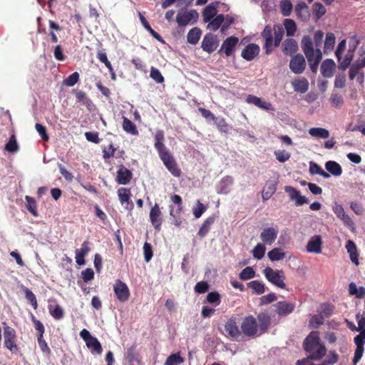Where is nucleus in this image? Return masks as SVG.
<instances>
[{
    "label": "nucleus",
    "mask_w": 365,
    "mask_h": 365,
    "mask_svg": "<svg viewBox=\"0 0 365 365\" xmlns=\"http://www.w3.org/2000/svg\"><path fill=\"white\" fill-rule=\"evenodd\" d=\"M165 134L162 130L156 131L154 136V147L158 151L160 160L163 161L165 168L174 176L179 178L181 175V170L171 154L170 150L164 144Z\"/></svg>",
    "instance_id": "f257e3e1"
},
{
    "label": "nucleus",
    "mask_w": 365,
    "mask_h": 365,
    "mask_svg": "<svg viewBox=\"0 0 365 365\" xmlns=\"http://www.w3.org/2000/svg\"><path fill=\"white\" fill-rule=\"evenodd\" d=\"M304 349L309 354V358L314 360L322 359L326 354L327 349L321 342L318 331H312L303 343Z\"/></svg>",
    "instance_id": "f03ea898"
},
{
    "label": "nucleus",
    "mask_w": 365,
    "mask_h": 365,
    "mask_svg": "<svg viewBox=\"0 0 365 365\" xmlns=\"http://www.w3.org/2000/svg\"><path fill=\"white\" fill-rule=\"evenodd\" d=\"M356 321L358 322L359 327L356 328L354 326L353 331H359V334L356 335L354 339V342L356 345V349L354 351V356L353 358V363L356 365L362 358L365 344V316L361 315L359 313L356 316Z\"/></svg>",
    "instance_id": "7ed1b4c3"
},
{
    "label": "nucleus",
    "mask_w": 365,
    "mask_h": 365,
    "mask_svg": "<svg viewBox=\"0 0 365 365\" xmlns=\"http://www.w3.org/2000/svg\"><path fill=\"white\" fill-rule=\"evenodd\" d=\"M274 30V45L277 47L284 36V29L282 26L279 25H275L273 28ZM262 36L264 39V49L266 53H269L272 50L273 46V34L272 29L269 25H267L263 31L262 32Z\"/></svg>",
    "instance_id": "20e7f679"
},
{
    "label": "nucleus",
    "mask_w": 365,
    "mask_h": 365,
    "mask_svg": "<svg viewBox=\"0 0 365 365\" xmlns=\"http://www.w3.org/2000/svg\"><path fill=\"white\" fill-rule=\"evenodd\" d=\"M4 329V346L11 352L15 353L19 351L16 344V331L11 327L9 326L6 322H2Z\"/></svg>",
    "instance_id": "39448f33"
},
{
    "label": "nucleus",
    "mask_w": 365,
    "mask_h": 365,
    "mask_svg": "<svg viewBox=\"0 0 365 365\" xmlns=\"http://www.w3.org/2000/svg\"><path fill=\"white\" fill-rule=\"evenodd\" d=\"M241 333L248 337L259 336L258 325L256 318L252 315L245 317L240 325Z\"/></svg>",
    "instance_id": "423d86ee"
},
{
    "label": "nucleus",
    "mask_w": 365,
    "mask_h": 365,
    "mask_svg": "<svg viewBox=\"0 0 365 365\" xmlns=\"http://www.w3.org/2000/svg\"><path fill=\"white\" fill-rule=\"evenodd\" d=\"M263 272L266 279L269 282L279 288H285V276L283 270H274L272 268L267 267L264 269Z\"/></svg>",
    "instance_id": "0eeeda50"
},
{
    "label": "nucleus",
    "mask_w": 365,
    "mask_h": 365,
    "mask_svg": "<svg viewBox=\"0 0 365 365\" xmlns=\"http://www.w3.org/2000/svg\"><path fill=\"white\" fill-rule=\"evenodd\" d=\"M113 291L117 299L120 302H125L128 300L130 293L127 284L120 279H116L113 284Z\"/></svg>",
    "instance_id": "6e6552de"
},
{
    "label": "nucleus",
    "mask_w": 365,
    "mask_h": 365,
    "mask_svg": "<svg viewBox=\"0 0 365 365\" xmlns=\"http://www.w3.org/2000/svg\"><path fill=\"white\" fill-rule=\"evenodd\" d=\"M199 14L195 10H191L184 13H178L176 16V21L178 26L184 27L189 24H194L197 21Z\"/></svg>",
    "instance_id": "1a4fd4ad"
},
{
    "label": "nucleus",
    "mask_w": 365,
    "mask_h": 365,
    "mask_svg": "<svg viewBox=\"0 0 365 365\" xmlns=\"http://www.w3.org/2000/svg\"><path fill=\"white\" fill-rule=\"evenodd\" d=\"M117 192L121 205L125 208V210L131 212L134 208V204L130 200V190L125 187H120L118 190Z\"/></svg>",
    "instance_id": "9d476101"
},
{
    "label": "nucleus",
    "mask_w": 365,
    "mask_h": 365,
    "mask_svg": "<svg viewBox=\"0 0 365 365\" xmlns=\"http://www.w3.org/2000/svg\"><path fill=\"white\" fill-rule=\"evenodd\" d=\"M239 42V38L235 36L227 37L222 43L220 49L218 51V53L223 52L226 57L231 56Z\"/></svg>",
    "instance_id": "9b49d317"
},
{
    "label": "nucleus",
    "mask_w": 365,
    "mask_h": 365,
    "mask_svg": "<svg viewBox=\"0 0 365 365\" xmlns=\"http://www.w3.org/2000/svg\"><path fill=\"white\" fill-rule=\"evenodd\" d=\"M217 46L218 41L216 36L210 33L205 35L201 43V47L204 51L211 53L216 50Z\"/></svg>",
    "instance_id": "f8f14e48"
},
{
    "label": "nucleus",
    "mask_w": 365,
    "mask_h": 365,
    "mask_svg": "<svg viewBox=\"0 0 365 365\" xmlns=\"http://www.w3.org/2000/svg\"><path fill=\"white\" fill-rule=\"evenodd\" d=\"M289 68L296 74L302 73L306 68V61L304 56L300 53L293 56L290 60Z\"/></svg>",
    "instance_id": "ddd939ff"
},
{
    "label": "nucleus",
    "mask_w": 365,
    "mask_h": 365,
    "mask_svg": "<svg viewBox=\"0 0 365 365\" xmlns=\"http://www.w3.org/2000/svg\"><path fill=\"white\" fill-rule=\"evenodd\" d=\"M258 325V331L259 336L264 334L271 324V317L268 313L261 312L256 319Z\"/></svg>",
    "instance_id": "4468645a"
},
{
    "label": "nucleus",
    "mask_w": 365,
    "mask_h": 365,
    "mask_svg": "<svg viewBox=\"0 0 365 365\" xmlns=\"http://www.w3.org/2000/svg\"><path fill=\"white\" fill-rule=\"evenodd\" d=\"M286 192L289 195L290 200H295L296 206H301L308 203V200L305 196H302L300 192L292 186H286L284 188Z\"/></svg>",
    "instance_id": "2eb2a0df"
},
{
    "label": "nucleus",
    "mask_w": 365,
    "mask_h": 365,
    "mask_svg": "<svg viewBox=\"0 0 365 365\" xmlns=\"http://www.w3.org/2000/svg\"><path fill=\"white\" fill-rule=\"evenodd\" d=\"M149 216L152 225L156 230H160L163 220L161 218V211L157 203L150 209Z\"/></svg>",
    "instance_id": "dca6fc26"
},
{
    "label": "nucleus",
    "mask_w": 365,
    "mask_h": 365,
    "mask_svg": "<svg viewBox=\"0 0 365 365\" xmlns=\"http://www.w3.org/2000/svg\"><path fill=\"white\" fill-rule=\"evenodd\" d=\"M278 230L274 227L264 228L261 234L260 238L264 244L271 245L277 239Z\"/></svg>",
    "instance_id": "f3484780"
},
{
    "label": "nucleus",
    "mask_w": 365,
    "mask_h": 365,
    "mask_svg": "<svg viewBox=\"0 0 365 365\" xmlns=\"http://www.w3.org/2000/svg\"><path fill=\"white\" fill-rule=\"evenodd\" d=\"M301 46L307 60H309L312 56L316 55V49H314L313 41L309 36H304L302 38Z\"/></svg>",
    "instance_id": "a211bd4d"
},
{
    "label": "nucleus",
    "mask_w": 365,
    "mask_h": 365,
    "mask_svg": "<svg viewBox=\"0 0 365 365\" xmlns=\"http://www.w3.org/2000/svg\"><path fill=\"white\" fill-rule=\"evenodd\" d=\"M132 175L131 171L121 165L117 171L116 181L119 185H127L130 182Z\"/></svg>",
    "instance_id": "6ab92c4d"
},
{
    "label": "nucleus",
    "mask_w": 365,
    "mask_h": 365,
    "mask_svg": "<svg viewBox=\"0 0 365 365\" xmlns=\"http://www.w3.org/2000/svg\"><path fill=\"white\" fill-rule=\"evenodd\" d=\"M225 329L229 336L234 339H237L241 336L240 330L235 319L230 318L225 324Z\"/></svg>",
    "instance_id": "aec40b11"
},
{
    "label": "nucleus",
    "mask_w": 365,
    "mask_h": 365,
    "mask_svg": "<svg viewBox=\"0 0 365 365\" xmlns=\"http://www.w3.org/2000/svg\"><path fill=\"white\" fill-rule=\"evenodd\" d=\"M276 312L279 316H287L291 314L294 309V304L286 301L278 302L274 304Z\"/></svg>",
    "instance_id": "412c9836"
},
{
    "label": "nucleus",
    "mask_w": 365,
    "mask_h": 365,
    "mask_svg": "<svg viewBox=\"0 0 365 365\" xmlns=\"http://www.w3.org/2000/svg\"><path fill=\"white\" fill-rule=\"evenodd\" d=\"M322 237L319 235L312 237L307 245V251L311 253L319 254L322 252Z\"/></svg>",
    "instance_id": "4be33fe9"
},
{
    "label": "nucleus",
    "mask_w": 365,
    "mask_h": 365,
    "mask_svg": "<svg viewBox=\"0 0 365 365\" xmlns=\"http://www.w3.org/2000/svg\"><path fill=\"white\" fill-rule=\"evenodd\" d=\"M259 48L255 43L247 45L242 51V57L247 61H252L258 55Z\"/></svg>",
    "instance_id": "5701e85b"
},
{
    "label": "nucleus",
    "mask_w": 365,
    "mask_h": 365,
    "mask_svg": "<svg viewBox=\"0 0 365 365\" xmlns=\"http://www.w3.org/2000/svg\"><path fill=\"white\" fill-rule=\"evenodd\" d=\"M298 44L294 38H287L282 43V51L287 56H292L296 53Z\"/></svg>",
    "instance_id": "b1692460"
},
{
    "label": "nucleus",
    "mask_w": 365,
    "mask_h": 365,
    "mask_svg": "<svg viewBox=\"0 0 365 365\" xmlns=\"http://www.w3.org/2000/svg\"><path fill=\"white\" fill-rule=\"evenodd\" d=\"M333 210L334 214L340 218L346 226L352 227L354 225L352 220L345 213L344 210L341 205H336L333 207Z\"/></svg>",
    "instance_id": "393cba45"
},
{
    "label": "nucleus",
    "mask_w": 365,
    "mask_h": 365,
    "mask_svg": "<svg viewBox=\"0 0 365 365\" xmlns=\"http://www.w3.org/2000/svg\"><path fill=\"white\" fill-rule=\"evenodd\" d=\"M217 3H211L207 5L202 11L203 21L205 23L210 21L217 14Z\"/></svg>",
    "instance_id": "a878e982"
},
{
    "label": "nucleus",
    "mask_w": 365,
    "mask_h": 365,
    "mask_svg": "<svg viewBox=\"0 0 365 365\" xmlns=\"http://www.w3.org/2000/svg\"><path fill=\"white\" fill-rule=\"evenodd\" d=\"M335 68V63L331 59L325 60L321 65V72L324 77H331Z\"/></svg>",
    "instance_id": "bb28decb"
},
{
    "label": "nucleus",
    "mask_w": 365,
    "mask_h": 365,
    "mask_svg": "<svg viewBox=\"0 0 365 365\" xmlns=\"http://www.w3.org/2000/svg\"><path fill=\"white\" fill-rule=\"evenodd\" d=\"M346 249L347 252L349 254L350 259L356 265L359 264V254L355 243L351 240H348L346 245Z\"/></svg>",
    "instance_id": "cd10ccee"
},
{
    "label": "nucleus",
    "mask_w": 365,
    "mask_h": 365,
    "mask_svg": "<svg viewBox=\"0 0 365 365\" xmlns=\"http://www.w3.org/2000/svg\"><path fill=\"white\" fill-rule=\"evenodd\" d=\"M292 84L294 90L301 93H306L309 89V82L305 78L296 79Z\"/></svg>",
    "instance_id": "c85d7f7f"
},
{
    "label": "nucleus",
    "mask_w": 365,
    "mask_h": 365,
    "mask_svg": "<svg viewBox=\"0 0 365 365\" xmlns=\"http://www.w3.org/2000/svg\"><path fill=\"white\" fill-rule=\"evenodd\" d=\"M233 183V178L230 176L224 177L220 182L219 194H227L230 191V187Z\"/></svg>",
    "instance_id": "c756f323"
},
{
    "label": "nucleus",
    "mask_w": 365,
    "mask_h": 365,
    "mask_svg": "<svg viewBox=\"0 0 365 365\" xmlns=\"http://www.w3.org/2000/svg\"><path fill=\"white\" fill-rule=\"evenodd\" d=\"M202 34V31L197 28H192L189 31L187 35V41L192 45H195L199 41Z\"/></svg>",
    "instance_id": "7c9ffc66"
},
{
    "label": "nucleus",
    "mask_w": 365,
    "mask_h": 365,
    "mask_svg": "<svg viewBox=\"0 0 365 365\" xmlns=\"http://www.w3.org/2000/svg\"><path fill=\"white\" fill-rule=\"evenodd\" d=\"M322 53L319 48L316 50V55L312 56L309 60H307L312 72L316 73L318 68V66L322 60Z\"/></svg>",
    "instance_id": "2f4dec72"
},
{
    "label": "nucleus",
    "mask_w": 365,
    "mask_h": 365,
    "mask_svg": "<svg viewBox=\"0 0 365 365\" xmlns=\"http://www.w3.org/2000/svg\"><path fill=\"white\" fill-rule=\"evenodd\" d=\"M215 217L210 216L207 217L200 227L197 235L200 237H204L210 231L212 225L214 223Z\"/></svg>",
    "instance_id": "473e14b6"
},
{
    "label": "nucleus",
    "mask_w": 365,
    "mask_h": 365,
    "mask_svg": "<svg viewBox=\"0 0 365 365\" xmlns=\"http://www.w3.org/2000/svg\"><path fill=\"white\" fill-rule=\"evenodd\" d=\"M325 168L329 173L334 176H339L342 173L341 165L335 161L329 160L327 162Z\"/></svg>",
    "instance_id": "72a5a7b5"
},
{
    "label": "nucleus",
    "mask_w": 365,
    "mask_h": 365,
    "mask_svg": "<svg viewBox=\"0 0 365 365\" xmlns=\"http://www.w3.org/2000/svg\"><path fill=\"white\" fill-rule=\"evenodd\" d=\"M123 128L128 133L133 135H138V130L136 125L125 116L123 117Z\"/></svg>",
    "instance_id": "f704fd0d"
},
{
    "label": "nucleus",
    "mask_w": 365,
    "mask_h": 365,
    "mask_svg": "<svg viewBox=\"0 0 365 365\" xmlns=\"http://www.w3.org/2000/svg\"><path fill=\"white\" fill-rule=\"evenodd\" d=\"M247 287L251 289L253 293L258 295L262 294L265 292L264 284L259 280H254L247 283Z\"/></svg>",
    "instance_id": "c9c22d12"
},
{
    "label": "nucleus",
    "mask_w": 365,
    "mask_h": 365,
    "mask_svg": "<svg viewBox=\"0 0 365 365\" xmlns=\"http://www.w3.org/2000/svg\"><path fill=\"white\" fill-rule=\"evenodd\" d=\"M309 133L312 137L319 138L325 139L329 137V130L323 128H312L309 130Z\"/></svg>",
    "instance_id": "e433bc0d"
},
{
    "label": "nucleus",
    "mask_w": 365,
    "mask_h": 365,
    "mask_svg": "<svg viewBox=\"0 0 365 365\" xmlns=\"http://www.w3.org/2000/svg\"><path fill=\"white\" fill-rule=\"evenodd\" d=\"M140 21H141L142 24L143 25L144 28L151 34V36L153 38H155L156 40H158L160 42H164L161 36L151 28L149 23L148 22V21L146 20V19L144 16H143L140 14Z\"/></svg>",
    "instance_id": "4c0bfd02"
},
{
    "label": "nucleus",
    "mask_w": 365,
    "mask_h": 365,
    "mask_svg": "<svg viewBox=\"0 0 365 365\" xmlns=\"http://www.w3.org/2000/svg\"><path fill=\"white\" fill-rule=\"evenodd\" d=\"M50 314L56 320L61 319L64 317V312L58 304L48 306Z\"/></svg>",
    "instance_id": "58836bf2"
},
{
    "label": "nucleus",
    "mask_w": 365,
    "mask_h": 365,
    "mask_svg": "<svg viewBox=\"0 0 365 365\" xmlns=\"http://www.w3.org/2000/svg\"><path fill=\"white\" fill-rule=\"evenodd\" d=\"M267 256L272 262L279 261L285 257V252H283L282 249L276 247L268 252Z\"/></svg>",
    "instance_id": "ea45409f"
},
{
    "label": "nucleus",
    "mask_w": 365,
    "mask_h": 365,
    "mask_svg": "<svg viewBox=\"0 0 365 365\" xmlns=\"http://www.w3.org/2000/svg\"><path fill=\"white\" fill-rule=\"evenodd\" d=\"M287 36H292L297 31V25L292 19H285L283 21Z\"/></svg>",
    "instance_id": "a19ab883"
},
{
    "label": "nucleus",
    "mask_w": 365,
    "mask_h": 365,
    "mask_svg": "<svg viewBox=\"0 0 365 365\" xmlns=\"http://www.w3.org/2000/svg\"><path fill=\"white\" fill-rule=\"evenodd\" d=\"M224 21L225 16L223 14L216 15L210 21H209L207 27L212 31H217Z\"/></svg>",
    "instance_id": "79ce46f5"
},
{
    "label": "nucleus",
    "mask_w": 365,
    "mask_h": 365,
    "mask_svg": "<svg viewBox=\"0 0 365 365\" xmlns=\"http://www.w3.org/2000/svg\"><path fill=\"white\" fill-rule=\"evenodd\" d=\"M86 346L89 349L91 350L92 352H96L98 354H101L103 351V349L101 343L96 337H93L91 340L87 341Z\"/></svg>",
    "instance_id": "37998d69"
},
{
    "label": "nucleus",
    "mask_w": 365,
    "mask_h": 365,
    "mask_svg": "<svg viewBox=\"0 0 365 365\" xmlns=\"http://www.w3.org/2000/svg\"><path fill=\"white\" fill-rule=\"evenodd\" d=\"M335 36L333 33L329 32L326 35V38L324 41V52H327L328 51H331L334 48L335 45Z\"/></svg>",
    "instance_id": "c03bdc74"
},
{
    "label": "nucleus",
    "mask_w": 365,
    "mask_h": 365,
    "mask_svg": "<svg viewBox=\"0 0 365 365\" xmlns=\"http://www.w3.org/2000/svg\"><path fill=\"white\" fill-rule=\"evenodd\" d=\"M307 6L304 2L297 4L294 8V12L297 16L302 20H305L307 18Z\"/></svg>",
    "instance_id": "a18cd8bd"
},
{
    "label": "nucleus",
    "mask_w": 365,
    "mask_h": 365,
    "mask_svg": "<svg viewBox=\"0 0 365 365\" xmlns=\"http://www.w3.org/2000/svg\"><path fill=\"white\" fill-rule=\"evenodd\" d=\"M184 361V359L180 356V353H175L170 355L165 362V365H178Z\"/></svg>",
    "instance_id": "49530a36"
},
{
    "label": "nucleus",
    "mask_w": 365,
    "mask_h": 365,
    "mask_svg": "<svg viewBox=\"0 0 365 365\" xmlns=\"http://www.w3.org/2000/svg\"><path fill=\"white\" fill-rule=\"evenodd\" d=\"M292 9L293 6L290 0H282L280 2L281 13L284 16H289Z\"/></svg>",
    "instance_id": "de8ad7c7"
},
{
    "label": "nucleus",
    "mask_w": 365,
    "mask_h": 365,
    "mask_svg": "<svg viewBox=\"0 0 365 365\" xmlns=\"http://www.w3.org/2000/svg\"><path fill=\"white\" fill-rule=\"evenodd\" d=\"M219 131L227 133L230 130V125L224 118H215L214 120Z\"/></svg>",
    "instance_id": "09e8293b"
},
{
    "label": "nucleus",
    "mask_w": 365,
    "mask_h": 365,
    "mask_svg": "<svg viewBox=\"0 0 365 365\" xmlns=\"http://www.w3.org/2000/svg\"><path fill=\"white\" fill-rule=\"evenodd\" d=\"M276 191V187L274 185L267 183L264 188L262 190V200L266 201L269 200Z\"/></svg>",
    "instance_id": "8fccbe9b"
},
{
    "label": "nucleus",
    "mask_w": 365,
    "mask_h": 365,
    "mask_svg": "<svg viewBox=\"0 0 365 365\" xmlns=\"http://www.w3.org/2000/svg\"><path fill=\"white\" fill-rule=\"evenodd\" d=\"M26 201V208L27 210L35 217L38 215L37 209H36V203L32 197L26 195L25 197Z\"/></svg>",
    "instance_id": "3c124183"
},
{
    "label": "nucleus",
    "mask_w": 365,
    "mask_h": 365,
    "mask_svg": "<svg viewBox=\"0 0 365 365\" xmlns=\"http://www.w3.org/2000/svg\"><path fill=\"white\" fill-rule=\"evenodd\" d=\"M5 150L10 153H16L19 150V145L15 135H11L8 143L5 145Z\"/></svg>",
    "instance_id": "603ef678"
},
{
    "label": "nucleus",
    "mask_w": 365,
    "mask_h": 365,
    "mask_svg": "<svg viewBox=\"0 0 365 365\" xmlns=\"http://www.w3.org/2000/svg\"><path fill=\"white\" fill-rule=\"evenodd\" d=\"M326 9L321 3L316 2L313 4V13L317 20L320 19L325 14Z\"/></svg>",
    "instance_id": "864d4df0"
},
{
    "label": "nucleus",
    "mask_w": 365,
    "mask_h": 365,
    "mask_svg": "<svg viewBox=\"0 0 365 365\" xmlns=\"http://www.w3.org/2000/svg\"><path fill=\"white\" fill-rule=\"evenodd\" d=\"M255 276V272L251 267H247L242 270L239 274V277L242 280H248L254 278Z\"/></svg>",
    "instance_id": "5fc2aeb1"
},
{
    "label": "nucleus",
    "mask_w": 365,
    "mask_h": 365,
    "mask_svg": "<svg viewBox=\"0 0 365 365\" xmlns=\"http://www.w3.org/2000/svg\"><path fill=\"white\" fill-rule=\"evenodd\" d=\"M329 101L331 106L335 108H339L344 104V99L342 96L338 93H331Z\"/></svg>",
    "instance_id": "6e6d98bb"
},
{
    "label": "nucleus",
    "mask_w": 365,
    "mask_h": 365,
    "mask_svg": "<svg viewBox=\"0 0 365 365\" xmlns=\"http://www.w3.org/2000/svg\"><path fill=\"white\" fill-rule=\"evenodd\" d=\"M266 247L263 244H257L252 250L253 257L257 259H261L265 253Z\"/></svg>",
    "instance_id": "4d7b16f0"
},
{
    "label": "nucleus",
    "mask_w": 365,
    "mask_h": 365,
    "mask_svg": "<svg viewBox=\"0 0 365 365\" xmlns=\"http://www.w3.org/2000/svg\"><path fill=\"white\" fill-rule=\"evenodd\" d=\"M324 318L321 314H316L312 317L309 320V327L313 329H317L320 325L323 324Z\"/></svg>",
    "instance_id": "13d9d810"
},
{
    "label": "nucleus",
    "mask_w": 365,
    "mask_h": 365,
    "mask_svg": "<svg viewBox=\"0 0 365 365\" xmlns=\"http://www.w3.org/2000/svg\"><path fill=\"white\" fill-rule=\"evenodd\" d=\"M79 80V73L78 72H74L68 76L66 78H65L63 81V83L66 86H73Z\"/></svg>",
    "instance_id": "bf43d9fd"
},
{
    "label": "nucleus",
    "mask_w": 365,
    "mask_h": 365,
    "mask_svg": "<svg viewBox=\"0 0 365 365\" xmlns=\"http://www.w3.org/2000/svg\"><path fill=\"white\" fill-rule=\"evenodd\" d=\"M150 76L158 83H162L164 82V77L161 74L160 71L153 66L150 68Z\"/></svg>",
    "instance_id": "052dcab7"
},
{
    "label": "nucleus",
    "mask_w": 365,
    "mask_h": 365,
    "mask_svg": "<svg viewBox=\"0 0 365 365\" xmlns=\"http://www.w3.org/2000/svg\"><path fill=\"white\" fill-rule=\"evenodd\" d=\"M143 255L145 261L149 262L153 257V252L152 246L148 242H145L143 245Z\"/></svg>",
    "instance_id": "680f3d73"
},
{
    "label": "nucleus",
    "mask_w": 365,
    "mask_h": 365,
    "mask_svg": "<svg viewBox=\"0 0 365 365\" xmlns=\"http://www.w3.org/2000/svg\"><path fill=\"white\" fill-rule=\"evenodd\" d=\"M207 207L200 200L197 202V207L192 209L193 215L195 218H200L202 215L206 211Z\"/></svg>",
    "instance_id": "e2e57ef3"
},
{
    "label": "nucleus",
    "mask_w": 365,
    "mask_h": 365,
    "mask_svg": "<svg viewBox=\"0 0 365 365\" xmlns=\"http://www.w3.org/2000/svg\"><path fill=\"white\" fill-rule=\"evenodd\" d=\"M31 320L34 324L35 329L37 331V336H43L45 332L43 324L38 320L33 314L31 315Z\"/></svg>",
    "instance_id": "0e129e2a"
},
{
    "label": "nucleus",
    "mask_w": 365,
    "mask_h": 365,
    "mask_svg": "<svg viewBox=\"0 0 365 365\" xmlns=\"http://www.w3.org/2000/svg\"><path fill=\"white\" fill-rule=\"evenodd\" d=\"M321 309H322L321 315H322L324 317H324L327 318L332 315L334 310V307L329 304H323L321 306Z\"/></svg>",
    "instance_id": "69168bd1"
},
{
    "label": "nucleus",
    "mask_w": 365,
    "mask_h": 365,
    "mask_svg": "<svg viewBox=\"0 0 365 365\" xmlns=\"http://www.w3.org/2000/svg\"><path fill=\"white\" fill-rule=\"evenodd\" d=\"M207 300L209 303L215 304L216 306L220 304V295L217 292H210L207 295Z\"/></svg>",
    "instance_id": "338daca9"
},
{
    "label": "nucleus",
    "mask_w": 365,
    "mask_h": 365,
    "mask_svg": "<svg viewBox=\"0 0 365 365\" xmlns=\"http://www.w3.org/2000/svg\"><path fill=\"white\" fill-rule=\"evenodd\" d=\"M277 299V295L274 293H270L267 295H264L260 297V305L268 304L276 301Z\"/></svg>",
    "instance_id": "774afa93"
}]
</instances>
